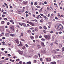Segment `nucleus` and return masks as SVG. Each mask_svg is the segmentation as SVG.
<instances>
[{
    "label": "nucleus",
    "mask_w": 64,
    "mask_h": 64,
    "mask_svg": "<svg viewBox=\"0 0 64 64\" xmlns=\"http://www.w3.org/2000/svg\"><path fill=\"white\" fill-rule=\"evenodd\" d=\"M56 28H57L58 30H62L63 29V26L62 25L58 24L57 26H56Z\"/></svg>",
    "instance_id": "f257e3e1"
},
{
    "label": "nucleus",
    "mask_w": 64,
    "mask_h": 64,
    "mask_svg": "<svg viewBox=\"0 0 64 64\" xmlns=\"http://www.w3.org/2000/svg\"><path fill=\"white\" fill-rule=\"evenodd\" d=\"M44 37L47 40H50V37L49 36L46 35L44 36Z\"/></svg>",
    "instance_id": "f03ea898"
},
{
    "label": "nucleus",
    "mask_w": 64,
    "mask_h": 64,
    "mask_svg": "<svg viewBox=\"0 0 64 64\" xmlns=\"http://www.w3.org/2000/svg\"><path fill=\"white\" fill-rule=\"evenodd\" d=\"M27 23H29V24H30L32 26H34V25H35L33 23H32L31 22H29L28 21H27Z\"/></svg>",
    "instance_id": "7ed1b4c3"
},
{
    "label": "nucleus",
    "mask_w": 64,
    "mask_h": 64,
    "mask_svg": "<svg viewBox=\"0 0 64 64\" xmlns=\"http://www.w3.org/2000/svg\"><path fill=\"white\" fill-rule=\"evenodd\" d=\"M46 61H51V58H46Z\"/></svg>",
    "instance_id": "20e7f679"
},
{
    "label": "nucleus",
    "mask_w": 64,
    "mask_h": 64,
    "mask_svg": "<svg viewBox=\"0 0 64 64\" xmlns=\"http://www.w3.org/2000/svg\"><path fill=\"white\" fill-rule=\"evenodd\" d=\"M17 12L18 14H21V13H22V11L21 10H18Z\"/></svg>",
    "instance_id": "39448f33"
},
{
    "label": "nucleus",
    "mask_w": 64,
    "mask_h": 64,
    "mask_svg": "<svg viewBox=\"0 0 64 64\" xmlns=\"http://www.w3.org/2000/svg\"><path fill=\"white\" fill-rule=\"evenodd\" d=\"M54 17V14H52L50 16V18H53Z\"/></svg>",
    "instance_id": "423d86ee"
},
{
    "label": "nucleus",
    "mask_w": 64,
    "mask_h": 64,
    "mask_svg": "<svg viewBox=\"0 0 64 64\" xmlns=\"http://www.w3.org/2000/svg\"><path fill=\"white\" fill-rule=\"evenodd\" d=\"M10 28L13 31L14 30V26H11L10 27Z\"/></svg>",
    "instance_id": "0eeeda50"
},
{
    "label": "nucleus",
    "mask_w": 64,
    "mask_h": 64,
    "mask_svg": "<svg viewBox=\"0 0 64 64\" xmlns=\"http://www.w3.org/2000/svg\"><path fill=\"white\" fill-rule=\"evenodd\" d=\"M22 25H23V26L24 27H26V24L24 23H22Z\"/></svg>",
    "instance_id": "6e6552de"
},
{
    "label": "nucleus",
    "mask_w": 64,
    "mask_h": 64,
    "mask_svg": "<svg viewBox=\"0 0 64 64\" xmlns=\"http://www.w3.org/2000/svg\"><path fill=\"white\" fill-rule=\"evenodd\" d=\"M27 3V2H22L23 4H24V5H26Z\"/></svg>",
    "instance_id": "1a4fd4ad"
},
{
    "label": "nucleus",
    "mask_w": 64,
    "mask_h": 64,
    "mask_svg": "<svg viewBox=\"0 0 64 64\" xmlns=\"http://www.w3.org/2000/svg\"><path fill=\"white\" fill-rule=\"evenodd\" d=\"M57 42H58V41L56 40L54 43V44H57V45H58V44L57 43Z\"/></svg>",
    "instance_id": "9d476101"
},
{
    "label": "nucleus",
    "mask_w": 64,
    "mask_h": 64,
    "mask_svg": "<svg viewBox=\"0 0 64 64\" xmlns=\"http://www.w3.org/2000/svg\"><path fill=\"white\" fill-rule=\"evenodd\" d=\"M50 64H56V62H50Z\"/></svg>",
    "instance_id": "9b49d317"
},
{
    "label": "nucleus",
    "mask_w": 64,
    "mask_h": 64,
    "mask_svg": "<svg viewBox=\"0 0 64 64\" xmlns=\"http://www.w3.org/2000/svg\"><path fill=\"white\" fill-rule=\"evenodd\" d=\"M42 46L44 47L45 46L44 45V43L43 42H42Z\"/></svg>",
    "instance_id": "f8f14e48"
},
{
    "label": "nucleus",
    "mask_w": 64,
    "mask_h": 64,
    "mask_svg": "<svg viewBox=\"0 0 64 64\" xmlns=\"http://www.w3.org/2000/svg\"><path fill=\"white\" fill-rule=\"evenodd\" d=\"M15 41L16 42L17 44H19V40L18 39H16L15 40Z\"/></svg>",
    "instance_id": "ddd939ff"
},
{
    "label": "nucleus",
    "mask_w": 64,
    "mask_h": 64,
    "mask_svg": "<svg viewBox=\"0 0 64 64\" xmlns=\"http://www.w3.org/2000/svg\"><path fill=\"white\" fill-rule=\"evenodd\" d=\"M38 28H36L35 29V30L36 31V32L38 31Z\"/></svg>",
    "instance_id": "4468645a"
},
{
    "label": "nucleus",
    "mask_w": 64,
    "mask_h": 64,
    "mask_svg": "<svg viewBox=\"0 0 64 64\" xmlns=\"http://www.w3.org/2000/svg\"><path fill=\"white\" fill-rule=\"evenodd\" d=\"M19 53L20 54L22 55L23 54V52L22 51H20V52H19Z\"/></svg>",
    "instance_id": "2eb2a0df"
},
{
    "label": "nucleus",
    "mask_w": 64,
    "mask_h": 64,
    "mask_svg": "<svg viewBox=\"0 0 64 64\" xmlns=\"http://www.w3.org/2000/svg\"><path fill=\"white\" fill-rule=\"evenodd\" d=\"M54 36H53L52 41H54Z\"/></svg>",
    "instance_id": "dca6fc26"
},
{
    "label": "nucleus",
    "mask_w": 64,
    "mask_h": 64,
    "mask_svg": "<svg viewBox=\"0 0 64 64\" xmlns=\"http://www.w3.org/2000/svg\"><path fill=\"white\" fill-rule=\"evenodd\" d=\"M41 52H42V53H45L46 52H45V50H44V51H41Z\"/></svg>",
    "instance_id": "f3484780"
},
{
    "label": "nucleus",
    "mask_w": 64,
    "mask_h": 64,
    "mask_svg": "<svg viewBox=\"0 0 64 64\" xmlns=\"http://www.w3.org/2000/svg\"><path fill=\"white\" fill-rule=\"evenodd\" d=\"M5 23V22L4 21H2L1 22V23L2 24H4Z\"/></svg>",
    "instance_id": "a211bd4d"
},
{
    "label": "nucleus",
    "mask_w": 64,
    "mask_h": 64,
    "mask_svg": "<svg viewBox=\"0 0 64 64\" xmlns=\"http://www.w3.org/2000/svg\"><path fill=\"white\" fill-rule=\"evenodd\" d=\"M28 33H31V30H28Z\"/></svg>",
    "instance_id": "6ab92c4d"
},
{
    "label": "nucleus",
    "mask_w": 64,
    "mask_h": 64,
    "mask_svg": "<svg viewBox=\"0 0 64 64\" xmlns=\"http://www.w3.org/2000/svg\"><path fill=\"white\" fill-rule=\"evenodd\" d=\"M55 34L56 35H58V32H55Z\"/></svg>",
    "instance_id": "aec40b11"
},
{
    "label": "nucleus",
    "mask_w": 64,
    "mask_h": 64,
    "mask_svg": "<svg viewBox=\"0 0 64 64\" xmlns=\"http://www.w3.org/2000/svg\"><path fill=\"white\" fill-rule=\"evenodd\" d=\"M31 62H27L26 64H31Z\"/></svg>",
    "instance_id": "412c9836"
},
{
    "label": "nucleus",
    "mask_w": 64,
    "mask_h": 64,
    "mask_svg": "<svg viewBox=\"0 0 64 64\" xmlns=\"http://www.w3.org/2000/svg\"><path fill=\"white\" fill-rule=\"evenodd\" d=\"M39 28L41 30H42V27L41 26H39Z\"/></svg>",
    "instance_id": "4be33fe9"
},
{
    "label": "nucleus",
    "mask_w": 64,
    "mask_h": 64,
    "mask_svg": "<svg viewBox=\"0 0 64 64\" xmlns=\"http://www.w3.org/2000/svg\"><path fill=\"white\" fill-rule=\"evenodd\" d=\"M30 38L31 39H32L34 38V37H33V36H30Z\"/></svg>",
    "instance_id": "5701e85b"
},
{
    "label": "nucleus",
    "mask_w": 64,
    "mask_h": 64,
    "mask_svg": "<svg viewBox=\"0 0 64 64\" xmlns=\"http://www.w3.org/2000/svg\"><path fill=\"white\" fill-rule=\"evenodd\" d=\"M49 10H50V11H51V10H52V7H50L49 8Z\"/></svg>",
    "instance_id": "b1692460"
},
{
    "label": "nucleus",
    "mask_w": 64,
    "mask_h": 64,
    "mask_svg": "<svg viewBox=\"0 0 64 64\" xmlns=\"http://www.w3.org/2000/svg\"><path fill=\"white\" fill-rule=\"evenodd\" d=\"M57 56L59 58H61V56H60V55H58V56Z\"/></svg>",
    "instance_id": "393cba45"
},
{
    "label": "nucleus",
    "mask_w": 64,
    "mask_h": 64,
    "mask_svg": "<svg viewBox=\"0 0 64 64\" xmlns=\"http://www.w3.org/2000/svg\"><path fill=\"white\" fill-rule=\"evenodd\" d=\"M22 44H21V42L20 43V44L18 46H22Z\"/></svg>",
    "instance_id": "a878e982"
},
{
    "label": "nucleus",
    "mask_w": 64,
    "mask_h": 64,
    "mask_svg": "<svg viewBox=\"0 0 64 64\" xmlns=\"http://www.w3.org/2000/svg\"><path fill=\"white\" fill-rule=\"evenodd\" d=\"M44 29H45V30H46V29H47V28H46V27L45 26H44Z\"/></svg>",
    "instance_id": "bb28decb"
},
{
    "label": "nucleus",
    "mask_w": 64,
    "mask_h": 64,
    "mask_svg": "<svg viewBox=\"0 0 64 64\" xmlns=\"http://www.w3.org/2000/svg\"><path fill=\"white\" fill-rule=\"evenodd\" d=\"M38 49H39V48H40L41 47V46H40V45H38Z\"/></svg>",
    "instance_id": "cd10ccee"
},
{
    "label": "nucleus",
    "mask_w": 64,
    "mask_h": 64,
    "mask_svg": "<svg viewBox=\"0 0 64 64\" xmlns=\"http://www.w3.org/2000/svg\"><path fill=\"white\" fill-rule=\"evenodd\" d=\"M38 58V56H34V58L35 59H37Z\"/></svg>",
    "instance_id": "c85d7f7f"
},
{
    "label": "nucleus",
    "mask_w": 64,
    "mask_h": 64,
    "mask_svg": "<svg viewBox=\"0 0 64 64\" xmlns=\"http://www.w3.org/2000/svg\"><path fill=\"white\" fill-rule=\"evenodd\" d=\"M22 49H23L24 50V49H25V48H25V47L24 46V47H23L22 48Z\"/></svg>",
    "instance_id": "c756f323"
},
{
    "label": "nucleus",
    "mask_w": 64,
    "mask_h": 64,
    "mask_svg": "<svg viewBox=\"0 0 64 64\" xmlns=\"http://www.w3.org/2000/svg\"><path fill=\"white\" fill-rule=\"evenodd\" d=\"M59 46H60V48L62 47V44H60Z\"/></svg>",
    "instance_id": "7c9ffc66"
},
{
    "label": "nucleus",
    "mask_w": 64,
    "mask_h": 64,
    "mask_svg": "<svg viewBox=\"0 0 64 64\" xmlns=\"http://www.w3.org/2000/svg\"><path fill=\"white\" fill-rule=\"evenodd\" d=\"M43 20H40V22H42H42H43Z\"/></svg>",
    "instance_id": "2f4dec72"
},
{
    "label": "nucleus",
    "mask_w": 64,
    "mask_h": 64,
    "mask_svg": "<svg viewBox=\"0 0 64 64\" xmlns=\"http://www.w3.org/2000/svg\"><path fill=\"white\" fill-rule=\"evenodd\" d=\"M36 7H37V8H40V6H36Z\"/></svg>",
    "instance_id": "473e14b6"
},
{
    "label": "nucleus",
    "mask_w": 64,
    "mask_h": 64,
    "mask_svg": "<svg viewBox=\"0 0 64 64\" xmlns=\"http://www.w3.org/2000/svg\"><path fill=\"white\" fill-rule=\"evenodd\" d=\"M19 60H20V59H19V58H18V59H16V61H19Z\"/></svg>",
    "instance_id": "72a5a7b5"
},
{
    "label": "nucleus",
    "mask_w": 64,
    "mask_h": 64,
    "mask_svg": "<svg viewBox=\"0 0 64 64\" xmlns=\"http://www.w3.org/2000/svg\"><path fill=\"white\" fill-rule=\"evenodd\" d=\"M20 64H21L22 63V62L21 61H20L19 62Z\"/></svg>",
    "instance_id": "f704fd0d"
},
{
    "label": "nucleus",
    "mask_w": 64,
    "mask_h": 64,
    "mask_svg": "<svg viewBox=\"0 0 64 64\" xmlns=\"http://www.w3.org/2000/svg\"><path fill=\"white\" fill-rule=\"evenodd\" d=\"M44 18H45V19H47V17L46 16H44Z\"/></svg>",
    "instance_id": "c9c22d12"
},
{
    "label": "nucleus",
    "mask_w": 64,
    "mask_h": 64,
    "mask_svg": "<svg viewBox=\"0 0 64 64\" xmlns=\"http://www.w3.org/2000/svg\"><path fill=\"white\" fill-rule=\"evenodd\" d=\"M38 55L39 56V57H40L41 56H40V53H38Z\"/></svg>",
    "instance_id": "e433bc0d"
},
{
    "label": "nucleus",
    "mask_w": 64,
    "mask_h": 64,
    "mask_svg": "<svg viewBox=\"0 0 64 64\" xmlns=\"http://www.w3.org/2000/svg\"><path fill=\"white\" fill-rule=\"evenodd\" d=\"M58 17H60V14H58Z\"/></svg>",
    "instance_id": "4c0bfd02"
},
{
    "label": "nucleus",
    "mask_w": 64,
    "mask_h": 64,
    "mask_svg": "<svg viewBox=\"0 0 64 64\" xmlns=\"http://www.w3.org/2000/svg\"><path fill=\"white\" fill-rule=\"evenodd\" d=\"M62 50L63 51H64V47H63L62 48Z\"/></svg>",
    "instance_id": "58836bf2"
},
{
    "label": "nucleus",
    "mask_w": 64,
    "mask_h": 64,
    "mask_svg": "<svg viewBox=\"0 0 64 64\" xmlns=\"http://www.w3.org/2000/svg\"><path fill=\"white\" fill-rule=\"evenodd\" d=\"M58 33H59V34H62V32H58Z\"/></svg>",
    "instance_id": "ea45409f"
},
{
    "label": "nucleus",
    "mask_w": 64,
    "mask_h": 64,
    "mask_svg": "<svg viewBox=\"0 0 64 64\" xmlns=\"http://www.w3.org/2000/svg\"><path fill=\"white\" fill-rule=\"evenodd\" d=\"M34 21H35V22H38H38L37 20H35Z\"/></svg>",
    "instance_id": "a19ab883"
},
{
    "label": "nucleus",
    "mask_w": 64,
    "mask_h": 64,
    "mask_svg": "<svg viewBox=\"0 0 64 64\" xmlns=\"http://www.w3.org/2000/svg\"><path fill=\"white\" fill-rule=\"evenodd\" d=\"M34 63H36V60H34Z\"/></svg>",
    "instance_id": "79ce46f5"
},
{
    "label": "nucleus",
    "mask_w": 64,
    "mask_h": 64,
    "mask_svg": "<svg viewBox=\"0 0 64 64\" xmlns=\"http://www.w3.org/2000/svg\"><path fill=\"white\" fill-rule=\"evenodd\" d=\"M36 18L37 19H39V16H37V17H36Z\"/></svg>",
    "instance_id": "37998d69"
},
{
    "label": "nucleus",
    "mask_w": 64,
    "mask_h": 64,
    "mask_svg": "<svg viewBox=\"0 0 64 64\" xmlns=\"http://www.w3.org/2000/svg\"><path fill=\"white\" fill-rule=\"evenodd\" d=\"M36 38H38V35H37L36 36Z\"/></svg>",
    "instance_id": "c03bdc74"
},
{
    "label": "nucleus",
    "mask_w": 64,
    "mask_h": 64,
    "mask_svg": "<svg viewBox=\"0 0 64 64\" xmlns=\"http://www.w3.org/2000/svg\"><path fill=\"white\" fill-rule=\"evenodd\" d=\"M41 40L42 41H45V39L43 38H42Z\"/></svg>",
    "instance_id": "a18cd8bd"
},
{
    "label": "nucleus",
    "mask_w": 64,
    "mask_h": 64,
    "mask_svg": "<svg viewBox=\"0 0 64 64\" xmlns=\"http://www.w3.org/2000/svg\"><path fill=\"white\" fill-rule=\"evenodd\" d=\"M10 22H13V20H10Z\"/></svg>",
    "instance_id": "49530a36"
},
{
    "label": "nucleus",
    "mask_w": 64,
    "mask_h": 64,
    "mask_svg": "<svg viewBox=\"0 0 64 64\" xmlns=\"http://www.w3.org/2000/svg\"><path fill=\"white\" fill-rule=\"evenodd\" d=\"M22 36H23V34L22 33L21 34Z\"/></svg>",
    "instance_id": "de8ad7c7"
},
{
    "label": "nucleus",
    "mask_w": 64,
    "mask_h": 64,
    "mask_svg": "<svg viewBox=\"0 0 64 64\" xmlns=\"http://www.w3.org/2000/svg\"><path fill=\"white\" fill-rule=\"evenodd\" d=\"M42 59H43L42 58H40V61H42Z\"/></svg>",
    "instance_id": "09e8293b"
},
{
    "label": "nucleus",
    "mask_w": 64,
    "mask_h": 64,
    "mask_svg": "<svg viewBox=\"0 0 64 64\" xmlns=\"http://www.w3.org/2000/svg\"><path fill=\"white\" fill-rule=\"evenodd\" d=\"M42 36L41 35H40L39 36V38H42Z\"/></svg>",
    "instance_id": "8fccbe9b"
},
{
    "label": "nucleus",
    "mask_w": 64,
    "mask_h": 64,
    "mask_svg": "<svg viewBox=\"0 0 64 64\" xmlns=\"http://www.w3.org/2000/svg\"><path fill=\"white\" fill-rule=\"evenodd\" d=\"M7 25H9V24H10V23H9V22H8L7 23Z\"/></svg>",
    "instance_id": "3c124183"
},
{
    "label": "nucleus",
    "mask_w": 64,
    "mask_h": 64,
    "mask_svg": "<svg viewBox=\"0 0 64 64\" xmlns=\"http://www.w3.org/2000/svg\"><path fill=\"white\" fill-rule=\"evenodd\" d=\"M18 24L19 25H20V26H22V24H21V23H19Z\"/></svg>",
    "instance_id": "603ef678"
},
{
    "label": "nucleus",
    "mask_w": 64,
    "mask_h": 64,
    "mask_svg": "<svg viewBox=\"0 0 64 64\" xmlns=\"http://www.w3.org/2000/svg\"><path fill=\"white\" fill-rule=\"evenodd\" d=\"M40 15H41V16H44V15H43V14H41Z\"/></svg>",
    "instance_id": "864d4df0"
},
{
    "label": "nucleus",
    "mask_w": 64,
    "mask_h": 64,
    "mask_svg": "<svg viewBox=\"0 0 64 64\" xmlns=\"http://www.w3.org/2000/svg\"><path fill=\"white\" fill-rule=\"evenodd\" d=\"M48 17H50V14H48Z\"/></svg>",
    "instance_id": "5fc2aeb1"
},
{
    "label": "nucleus",
    "mask_w": 64,
    "mask_h": 64,
    "mask_svg": "<svg viewBox=\"0 0 64 64\" xmlns=\"http://www.w3.org/2000/svg\"><path fill=\"white\" fill-rule=\"evenodd\" d=\"M55 18L56 19H57V20H58V18L57 17H55Z\"/></svg>",
    "instance_id": "6e6d98bb"
},
{
    "label": "nucleus",
    "mask_w": 64,
    "mask_h": 64,
    "mask_svg": "<svg viewBox=\"0 0 64 64\" xmlns=\"http://www.w3.org/2000/svg\"><path fill=\"white\" fill-rule=\"evenodd\" d=\"M30 4H31V5H33V2H31Z\"/></svg>",
    "instance_id": "4d7b16f0"
},
{
    "label": "nucleus",
    "mask_w": 64,
    "mask_h": 64,
    "mask_svg": "<svg viewBox=\"0 0 64 64\" xmlns=\"http://www.w3.org/2000/svg\"><path fill=\"white\" fill-rule=\"evenodd\" d=\"M50 45H51V46H53V43L51 44Z\"/></svg>",
    "instance_id": "13d9d810"
},
{
    "label": "nucleus",
    "mask_w": 64,
    "mask_h": 64,
    "mask_svg": "<svg viewBox=\"0 0 64 64\" xmlns=\"http://www.w3.org/2000/svg\"><path fill=\"white\" fill-rule=\"evenodd\" d=\"M2 16L3 17H5V15L4 14H2Z\"/></svg>",
    "instance_id": "bf43d9fd"
},
{
    "label": "nucleus",
    "mask_w": 64,
    "mask_h": 64,
    "mask_svg": "<svg viewBox=\"0 0 64 64\" xmlns=\"http://www.w3.org/2000/svg\"><path fill=\"white\" fill-rule=\"evenodd\" d=\"M4 20H6V21L7 20V18H4Z\"/></svg>",
    "instance_id": "052dcab7"
},
{
    "label": "nucleus",
    "mask_w": 64,
    "mask_h": 64,
    "mask_svg": "<svg viewBox=\"0 0 64 64\" xmlns=\"http://www.w3.org/2000/svg\"><path fill=\"white\" fill-rule=\"evenodd\" d=\"M21 40H22V41H24V40L23 39V38H22L21 39Z\"/></svg>",
    "instance_id": "680f3d73"
},
{
    "label": "nucleus",
    "mask_w": 64,
    "mask_h": 64,
    "mask_svg": "<svg viewBox=\"0 0 64 64\" xmlns=\"http://www.w3.org/2000/svg\"><path fill=\"white\" fill-rule=\"evenodd\" d=\"M4 52H5V53H6H6H7V51H4Z\"/></svg>",
    "instance_id": "e2e57ef3"
},
{
    "label": "nucleus",
    "mask_w": 64,
    "mask_h": 64,
    "mask_svg": "<svg viewBox=\"0 0 64 64\" xmlns=\"http://www.w3.org/2000/svg\"><path fill=\"white\" fill-rule=\"evenodd\" d=\"M44 4H47V2H44Z\"/></svg>",
    "instance_id": "0e129e2a"
},
{
    "label": "nucleus",
    "mask_w": 64,
    "mask_h": 64,
    "mask_svg": "<svg viewBox=\"0 0 64 64\" xmlns=\"http://www.w3.org/2000/svg\"><path fill=\"white\" fill-rule=\"evenodd\" d=\"M50 33H53V31H51Z\"/></svg>",
    "instance_id": "69168bd1"
},
{
    "label": "nucleus",
    "mask_w": 64,
    "mask_h": 64,
    "mask_svg": "<svg viewBox=\"0 0 64 64\" xmlns=\"http://www.w3.org/2000/svg\"><path fill=\"white\" fill-rule=\"evenodd\" d=\"M11 36H13V34H10Z\"/></svg>",
    "instance_id": "338daca9"
},
{
    "label": "nucleus",
    "mask_w": 64,
    "mask_h": 64,
    "mask_svg": "<svg viewBox=\"0 0 64 64\" xmlns=\"http://www.w3.org/2000/svg\"><path fill=\"white\" fill-rule=\"evenodd\" d=\"M13 7H14V8H15V5H14V6H13Z\"/></svg>",
    "instance_id": "774afa93"
}]
</instances>
